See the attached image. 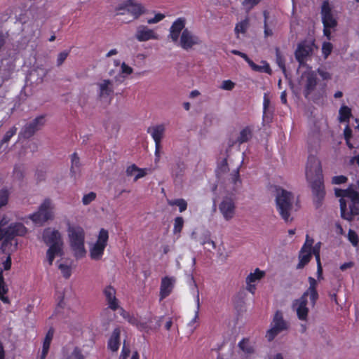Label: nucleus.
<instances>
[{
  "instance_id": "obj_1",
  "label": "nucleus",
  "mask_w": 359,
  "mask_h": 359,
  "mask_svg": "<svg viewBox=\"0 0 359 359\" xmlns=\"http://www.w3.org/2000/svg\"><path fill=\"white\" fill-rule=\"evenodd\" d=\"M306 177L311 184L314 202L318 207L321 205L325 191L320 161L316 156L312 154H310L308 157L306 166Z\"/></svg>"
},
{
  "instance_id": "obj_2",
  "label": "nucleus",
  "mask_w": 359,
  "mask_h": 359,
  "mask_svg": "<svg viewBox=\"0 0 359 359\" xmlns=\"http://www.w3.org/2000/svg\"><path fill=\"white\" fill-rule=\"evenodd\" d=\"M334 194L340 198L342 218L351 221L355 216L359 215V193L352 186L346 189L335 188Z\"/></svg>"
},
{
  "instance_id": "obj_3",
  "label": "nucleus",
  "mask_w": 359,
  "mask_h": 359,
  "mask_svg": "<svg viewBox=\"0 0 359 359\" xmlns=\"http://www.w3.org/2000/svg\"><path fill=\"white\" fill-rule=\"evenodd\" d=\"M42 241L48 247L46 258L50 266L56 256L64 255V241L60 232L53 227L45 229L42 233Z\"/></svg>"
},
{
  "instance_id": "obj_4",
  "label": "nucleus",
  "mask_w": 359,
  "mask_h": 359,
  "mask_svg": "<svg viewBox=\"0 0 359 359\" xmlns=\"http://www.w3.org/2000/svg\"><path fill=\"white\" fill-rule=\"evenodd\" d=\"M68 236L70 247L76 259L85 257L86 250L84 246L85 233L81 226H69Z\"/></svg>"
},
{
  "instance_id": "obj_5",
  "label": "nucleus",
  "mask_w": 359,
  "mask_h": 359,
  "mask_svg": "<svg viewBox=\"0 0 359 359\" xmlns=\"http://www.w3.org/2000/svg\"><path fill=\"white\" fill-rule=\"evenodd\" d=\"M293 201L294 196L292 192L281 188L277 189L276 208L285 222L291 221L290 215L293 208Z\"/></svg>"
},
{
  "instance_id": "obj_6",
  "label": "nucleus",
  "mask_w": 359,
  "mask_h": 359,
  "mask_svg": "<svg viewBox=\"0 0 359 359\" xmlns=\"http://www.w3.org/2000/svg\"><path fill=\"white\" fill-rule=\"evenodd\" d=\"M53 205L49 198H46L39 206L38 210L33 214L21 217L22 222L27 223L32 220L34 224H43L53 217Z\"/></svg>"
},
{
  "instance_id": "obj_7",
  "label": "nucleus",
  "mask_w": 359,
  "mask_h": 359,
  "mask_svg": "<svg viewBox=\"0 0 359 359\" xmlns=\"http://www.w3.org/2000/svg\"><path fill=\"white\" fill-rule=\"evenodd\" d=\"M27 233L25 226H0V241L1 249L6 251L12 245L15 236H24Z\"/></svg>"
},
{
  "instance_id": "obj_8",
  "label": "nucleus",
  "mask_w": 359,
  "mask_h": 359,
  "mask_svg": "<svg viewBox=\"0 0 359 359\" xmlns=\"http://www.w3.org/2000/svg\"><path fill=\"white\" fill-rule=\"evenodd\" d=\"M320 14L323 24V34L328 40H330L331 29L337 26V21L333 16L332 8L327 0L323 2Z\"/></svg>"
},
{
  "instance_id": "obj_9",
  "label": "nucleus",
  "mask_w": 359,
  "mask_h": 359,
  "mask_svg": "<svg viewBox=\"0 0 359 359\" xmlns=\"http://www.w3.org/2000/svg\"><path fill=\"white\" fill-rule=\"evenodd\" d=\"M109 233L104 229H101L97 238L95 243L89 246L90 257L93 260H100L104 254V250L107 245Z\"/></svg>"
},
{
  "instance_id": "obj_10",
  "label": "nucleus",
  "mask_w": 359,
  "mask_h": 359,
  "mask_svg": "<svg viewBox=\"0 0 359 359\" xmlns=\"http://www.w3.org/2000/svg\"><path fill=\"white\" fill-rule=\"evenodd\" d=\"M118 15H123L125 11L130 13L134 19H137L140 15L146 12L144 6L137 3L134 0H126L122 4H119L116 8Z\"/></svg>"
},
{
  "instance_id": "obj_11",
  "label": "nucleus",
  "mask_w": 359,
  "mask_h": 359,
  "mask_svg": "<svg viewBox=\"0 0 359 359\" xmlns=\"http://www.w3.org/2000/svg\"><path fill=\"white\" fill-rule=\"evenodd\" d=\"M287 328L288 324L284 320L283 313L280 311H277L273 316L271 327L266 332V337L271 341L280 332L287 330Z\"/></svg>"
},
{
  "instance_id": "obj_12",
  "label": "nucleus",
  "mask_w": 359,
  "mask_h": 359,
  "mask_svg": "<svg viewBox=\"0 0 359 359\" xmlns=\"http://www.w3.org/2000/svg\"><path fill=\"white\" fill-rule=\"evenodd\" d=\"M307 297L302 294L299 298L294 299L292 304V310L296 312L298 319L302 321H307L309 317Z\"/></svg>"
},
{
  "instance_id": "obj_13",
  "label": "nucleus",
  "mask_w": 359,
  "mask_h": 359,
  "mask_svg": "<svg viewBox=\"0 0 359 359\" xmlns=\"http://www.w3.org/2000/svg\"><path fill=\"white\" fill-rule=\"evenodd\" d=\"M44 124V116H39L35 118L32 122L27 123L22 129L20 135L25 139H28L34 135Z\"/></svg>"
},
{
  "instance_id": "obj_14",
  "label": "nucleus",
  "mask_w": 359,
  "mask_h": 359,
  "mask_svg": "<svg viewBox=\"0 0 359 359\" xmlns=\"http://www.w3.org/2000/svg\"><path fill=\"white\" fill-rule=\"evenodd\" d=\"M201 43V41L198 36L194 35L188 29L183 30L180 40V45L183 49L187 50L194 46Z\"/></svg>"
},
{
  "instance_id": "obj_15",
  "label": "nucleus",
  "mask_w": 359,
  "mask_h": 359,
  "mask_svg": "<svg viewBox=\"0 0 359 359\" xmlns=\"http://www.w3.org/2000/svg\"><path fill=\"white\" fill-rule=\"evenodd\" d=\"M147 133H149L155 142L156 151L157 154L159 151L161 140L165 133V126L163 124H159L153 127H149L147 129Z\"/></svg>"
},
{
  "instance_id": "obj_16",
  "label": "nucleus",
  "mask_w": 359,
  "mask_h": 359,
  "mask_svg": "<svg viewBox=\"0 0 359 359\" xmlns=\"http://www.w3.org/2000/svg\"><path fill=\"white\" fill-rule=\"evenodd\" d=\"M135 38L138 41H147L151 39H158V34L147 26L140 25L137 27Z\"/></svg>"
},
{
  "instance_id": "obj_17",
  "label": "nucleus",
  "mask_w": 359,
  "mask_h": 359,
  "mask_svg": "<svg viewBox=\"0 0 359 359\" xmlns=\"http://www.w3.org/2000/svg\"><path fill=\"white\" fill-rule=\"evenodd\" d=\"M185 27V19L183 18H179L173 22L170 28V37L174 43H176L179 40L180 33L183 32Z\"/></svg>"
},
{
  "instance_id": "obj_18",
  "label": "nucleus",
  "mask_w": 359,
  "mask_h": 359,
  "mask_svg": "<svg viewBox=\"0 0 359 359\" xmlns=\"http://www.w3.org/2000/svg\"><path fill=\"white\" fill-rule=\"evenodd\" d=\"M176 279L174 277L165 276L162 278L160 287V299L167 297L172 292Z\"/></svg>"
},
{
  "instance_id": "obj_19",
  "label": "nucleus",
  "mask_w": 359,
  "mask_h": 359,
  "mask_svg": "<svg viewBox=\"0 0 359 359\" xmlns=\"http://www.w3.org/2000/svg\"><path fill=\"white\" fill-rule=\"evenodd\" d=\"M264 276V272L262 271H260L259 269H256L254 273H250L247 277H246V284L247 287L246 289L249 292H250L252 294L255 293V291L256 290L255 285L253 284V283L256 282L257 280H260L262 278H263Z\"/></svg>"
},
{
  "instance_id": "obj_20",
  "label": "nucleus",
  "mask_w": 359,
  "mask_h": 359,
  "mask_svg": "<svg viewBox=\"0 0 359 359\" xmlns=\"http://www.w3.org/2000/svg\"><path fill=\"white\" fill-rule=\"evenodd\" d=\"M311 51L312 48L309 44L305 42L300 43L295 50V58L299 63H302Z\"/></svg>"
},
{
  "instance_id": "obj_21",
  "label": "nucleus",
  "mask_w": 359,
  "mask_h": 359,
  "mask_svg": "<svg viewBox=\"0 0 359 359\" xmlns=\"http://www.w3.org/2000/svg\"><path fill=\"white\" fill-rule=\"evenodd\" d=\"M219 210L225 219L232 218L235 210L233 201L230 198L224 199L219 205Z\"/></svg>"
},
{
  "instance_id": "obj_22",
  "label": "nucleus",
  "mask_w": 359,
  "mask_h": 359,
  "mask_svg": "<svg viewBox=\"0 0 359 359\" xmlns=\"http://www.w3.org/2000/svg\"><path fill=\"white\" fill-rule=\"evenodd\" d=\"M308 280L309 283V287L303 293V295L309 297L311 304H312L313 306H314L318 298V294L316 290L317 281L315 280V278L312 277H309Z\"/></svg>"
},
{
  "instance_id": "obj_23",
  "label": "nucleus",
  "mask_w": 359,
  "mask_h": 359,
  "mask_svg": "<svg viewBox=\"0 0 359 359\" xmlns=\"http://www.w3.org/2000/svg\"><path fill=\"white\" fill-rule=\"evenodd\" d=\"M104 294L105 295L106 299L108 302L109 307L113 311H116L118 307V302L116 298V291L115 289L111 286L107 287L104 290Z\"/></svg>"
},
{
  "instance_id": "obj_24",
  "label": "nucleus",
  "mask_w": 359,
  "mask_h": 359,
  "mask_svg": "<svg viewBox=\"0 0 359 359\" xmlns=\"http://www.w3.org/2000/svg\"><path fill=\"white\" fill-rule=\"evenodd\" d=\"M299 263L297 265V269H303L310 261L312 257L311 250L301 248L299 253Z\"/></svg>"
},
{
  "instance_id": "obj_25",
  "label": "nucleus",
  "mask_w": 359,
  "mask_h": 359,
  "mask_svg": "<svg viewBox=\"0 0 359 359\" xmlns=\"http://www.w3.org/2000/svg\"><path fill=\"white\" fill-rule=\"evenodd\" d=\"M120 333L121 331L119 328L114 329L109 339L108 346L112 351H116L118 349L120 344Z\"/></svg>"
},
{
  "instance_id": "obj_26",
  "label": "nucleus",
  "mask_w": 359,
  "mask_h": 359,
  "mask_svg": "<svg viewBox=\"0 0 359 359\" xmlns=\"http://www.w3.org/2000/svg\"><path fill=\"white\" fill-rule=\"evenodd\" d=\"M317 85V78L314 74H309L306 79V83L304 89V96H308L314 90Z\"/></svg>"
},
{
  "instance_id": "obj_27",
  "label": "nucleus",
  "mask_w": 359,
  "mask_h": 359,
  "mask_svg": "<svg viewBox=\"0 0 359 359\" xmlns=\"http://www.w3.org/2000/svg\"><path fill=\"white\" fill-rule=\"evenodd\" d=\"M100 88L99 96L100 97L109 96L113 93L112 83L109 79H104L102 83H98Z\"/></svg>"
},
{
  "instance_id": "obj_28",
  "label": "nucleus",
  "mask_w": 359,
  "mask_h": 359,
  "mask_svg": "<svg viewBox=\"0 0 359 359\" xmlns=\"http://www.w3.org/2000/svg\"><path fill=\"white\" fill-rule=\"evenodd\" d=\"M199 242L201 245H205V248L208 251H212L216 248L215 243L211 239L209 232L203 233L199 238Z\"/></svg>"
},
{
  "instance_id": "obj_29",
  "label": "nucleus",
  "mask_w": 359,
  "mask_h": 359,
  "mask_svg": "<svg viewBox=\"0 0 359 359\" xmlns=\"http://www.w3.org/2000/svg\"><path fill=\"white\" fill-rule=\"evenodd\" d=\"M344 135L346 145L350 149L358 148L359 142H358L356 139L353 140V143L351 142V139L352 137V130L348 125H346L344 130Z\"/></svg>"
},
{
  "instance_id": "obj_30",
  "label": "nucleus",
  "mask_w": 359,
  "mask_h": 359,
  "mask_svg": "<svg viewBox=\"0 0 359 359\" xmlns=\"http://www.w3.org/2000/svg\"><path fill=\"white\" fill-rule=\"evenodd\" d=\"M252 137V130L250 126H246L239 133L236 142L241 144L248 142Z\"/></svg>"
},
{
  "instance_id": "obj_31",
  "label": "nucleus",
  "mask_w": 359,
  "mask_h": 359,
  "mask_svg": "<svg viewBox=\"0 0 359 359\" xmlns=\"http://www.w3.org/2000/svg\"><path fill=\"white\" fill-rule=\"evenodd\" d=\"M53 334H54V330L53 329H50L46 335V337L43 341V349H42V353H41V359H44L48 354V352L49 348H50V342L53 337Z\"/></svg>"
},
{
  "instance_id": "obj_32",
  "label": "nucleus",
  "mask_w": 359,
  "mask_h": 359,
  "mask_svg": "<svg viewBox=\"0 0 359 359\" xmlns=\"http://www.w3.org/2000/svg\"><path fill=\"white\" fill-rule=\"evenodd\" d=\"M352 116L351 109L348 106L342 105L339 110V121L341 123H348Z\"/></svg>"
},
{
  "instance_id": "obj_33",
  "label": "nucleus",
  "mask_w": 359,
  "mask_h": 359,
  "mask_svg": "<svg viewBox=\"0 0 359 359\" xmlns=\"http://www.w3.org/2000/svg\"><path fill=\"white\" fill-rule=\"evenodd\" d=\"M249 26L250 20L248 17H246L244 20L236 23L234 31L235 33L237 34V37L238 38L239 34H245L247 32Z\"/></svg>"
},
{
  "instance_id": "obj_34",
  "label": "nucleus",
  "mask_w": 359,
  "mask_h": 359,
  "mask_svg": "<svg viewBox=\"0 0 359 359\" xmlns=\"http://www.w3.org/2000/svg\"><path fill=\"white\" fill-rule=\"evenodd\" d=\"M262 63L263 65H259L255 64V62L252 63V65L251 67L252 69L255 72H264L267 73L269 74H271L272 72V70L270 67V65L268 62L266 61H262Z\"/></svg>"
},
{
  "instance_id": "obj_35",
  "label": "nucleus",
  "mask_w": 359,
  "mask_h": 359,
  "mask_svg": "<svg viewBox=\"0 0 359 359\" xmlns=\"http://www.w3.org/2000/svg\"><path fill=\"white\" fill-rule=\"evenodd\" d=\"M168 203L170 206H177L181 212L185 211L187 208V203L183 198L170 200L168 201Z\"/></svg>"
},
{
  "instance_id": "obj_36",
  "label": "nucleus",
  "mask_w": 359,
  "mask_h": 359,
  "mask_svg": "<svg viewBox=\"0 0 359 359\" xmlns=\"http://www.w3.org/2000/svg\"><path fill=\"white\" fill-rule=\"evenodd\" d=\"M7 292L8 287L4 282L3 274H0V299L4 303L9 302L8 298L4 296Z\"/></svg>"
},
{
  "instance_id": "obj_37",
  "label": "nucleus",
  "mask_w": 359,
  "mask_h": 359,
  "mask_svg": "<svg viewBox=\"0 0 359 359\" xmlns=\"http://www.w3.org/2000/svg\"><path fill=\"white\" fill-rule=\"evenodd\" d=\"M186 169V165L182 161H179L176 163L174 168L172 169V175L175 177H179L183 175V173Z\"/></svg>"
},
{
  "instance_id": "obj_38",
  "label": "nucleus",
  "mask_w": 359,
  "mask_h": 359,
  "mask_svg": "<svg viewBox=\"0 0 359 359\" xmlns=\"http://www.w3.org/2000/svg\"><path fill=\"white\" fill-rule=\"evenodd\" d=\"M190 281H191V283L194 289V293H196V308H197V310L196 311V314H195V317H194V321H196V318H198V312H199V309H200V298H199V290L198 289V287H197V285L194 279V277L192 276H190Z\"/></svg>"
},
{
  "instance_id": "obj_39",
  "label": "nucleus",
  "mask_w": 359,
  "mask_h": 359,
  "mask_svg": "<svg viewBox=\"0 0 359 359\" xmlns=\"http://www.w3.org/2000/svg\"><path fill=\"white\" fill-rule=\"evenodd\" d=\"M71 172L75 175L80 168V159L76 152L73 153L71 156Z\"/></svg>"
},
{
  "instance_id": "obj_40",
  "label": "nucleus",
  "mask_w": 359,
  "mask_h": 359,
  "mask_svg": "<svg viewBox=\"0 0 359 359\" xmlns=\"http://www.w3.org/2000/svg\"><path fill=\"white\" fill-rule=\"evenodd\" d=\"M238 346L245 353L250 354L254 352V348L248 339H243L238 344Z\"/></svg>"
},
{
  "instance_id": "obj_41",
  "label": "nucleus",
  "mask_w": 359,
  "mask_h": 359,
  "mask_svg": "<svg viewBox=\"0 0 359 359\" xmlns=\"http://www.w3.org/2000/svg\"><path fill=\"white\" fill-rule=\"evenodd\" d=\"M9 192L6 189L0 190V208L6 205L8 203Z\"/></svg>"
},
{
  "instance_id": "obj_42",
  "label": "nucleus",
  "mask_w": 359,
  "mask_h": 359,
  "mask_svg": "<svg viewBox=\"0 0 359 359\" xmlns=\"http://www.w3.org/2000/svg\"><path fill=\"white\" fill-rule=\"evenodd\" d=\"M16 131H17V128L15 126L10 128L4 135L3 139L1 142V144H4L10 141L11 138L13 135H15Z\"/></svg>"
},
{
  "instance_id": "obj_43",
  "label": "nucleus",
  "mask_w": 359,
  "mask_h": 359,
  "mask_svg": "<svg viewBox=\"0 0 359 359\" xmlns=\"http://www.w3.org/2000/svg\"><path fill=\"white\" fill-rule=\"evenodd\" d=\"M333 46L330 42H324L322 46V53L323 55L325 58H327V57L332 53Z\"/></svg>"
},
{
  "instance_id": "obj_44",
  "label": "nucleus",
  "mask_w": 359,
  "mask_h": 359,
  "mask_svg": "<svg viewBox=\"0 0 359 359\" xmlns=\"http://www.w3.org/2000/svg\"><path fill=\"white\" fill-rule=\"evenodd\" d=\"M260 0H244L242 3L243 7L247 11H250L253 7L257 6Z\"/></svg>"
},
{
  "instance_id": "obj_45",
  "label": "nucleus",
  "mask_w": 359,
  "mask_h": 359,
  "mask_svg": "<svg viewBox=\"0 0 359 359\" xmlns=\"http://www.w3.org/2000/svg\"><path fill=\"white\" fill-rule=\"evenodd\" d=\"M96 198V194L95 192H90L85 194L82 198V202L84 205H88L93 201Z\"/></svg>"
},
{
  "instance_id": "obj_46",
  "label": "nucleus",
  "mask_w": 359,
  "mask_h": 359,
  "mask_svg": "<svg viewBox=\"0 0 359 359\" xmlns=\"http://www.w3.org/2000/svg\"><path fill=\"white\" fill-rule=\"evenodd\" d=\"M58 268L61 271V273H62L63 276L65 278H69V276H71V269L69 266L64 264H60L58 266Z\"/></svg>"
},
{
  "instance_id": "obj_47",
  "label": "nucleus",
  "mask_w": 359,
  "mask_h": 359,
  "mask_svg": "<svg viewBox=\"0 0 359 359\" xmlns=\"http://www.w3.org/2000/svg\"><path fill=\"white\" fill-rule=\"evenodd\" d=\"M348 238L353 245L356 246L358 245V237L354 231L349 229L348 233Z\"/></svg>"
},
{
  "instance_id": "obj_48",
  "label": "nucleus",
  "mask_w": 359,
  "mask_h": 359,
  "mask_svg": "<svg viewBox=\"0 0 359 359\" xmlns=\"http://www.w3.org/2000/svg\"><path fill=\"white\" fill-rule=\"evenodd\" d=\"M69 54V51H68V50H65V51L60 53L58 54L57 58V66L62 65V64L67 59Z\"/></svg>"
},
{
  "instance_id": "obj_49",
  "label": "nucleus",
  "mask_w": 359,
  "mask_h": 359,
  "mask_svg": "<svg viewBox=\"0 0 359 359\" xmlns=\"http://www.w3.org/2000/svg\"><path fill=\"white\" fill-rule=\"evenodd\" d=\"M68 359H85L83 355L81 353L80 349L76 347Z\"/></svg>"
},
{
  "instance_id": "obj_50",
  "label": "nucleus",
  "mask_w": 359,
  "mask_h": 359,
  "mask_svg": "<svg viewBox=\"0 0 359 359\" xmlns=\"http://www.w3.org/2000/svg\"><path fill=\"white\" fill-rule=\"evenodd\" d=\"M348 178L344 175H338L332 177V183L334 184H341L346 183Z\"/></svg>"
},
{
  "instance_id": "obj_51",
  "label": "nucleus",
  "mask_w": 359,
  "mask_h": 359,
  "mask_svg": "<svg viewBox=\"0 0 359 359\" xmlns=\"http://www.w3.org/2000/svg\"><path fill=\"white\" fill-rule=\"evenodd\" d=\"M276 61H277L278 65L283 69H285V60L283 58L278 48H276Z\"/></svg>"
},
{
  "instance_id": "obj_52",
  "label": "nucleus",
  "mask_w": 359,
  "mask_h": 359,
  "mask_svg": "<svg viewBox=\"0 0 359 359\" xmlns=\"http://www.w3.org/2000/svg\"><path fill=\"white\" fill-rule=\"evenodd\" d=\"M165 18V15L162 13H157L154 18H150L147 20L149 24H155L161 21Z\"/></svg>"
},
{
  "instance_id": "obj_53",
  "label": "nucleus",
  "mask_w": 359,
  "mask_h": 359,
  "mask_svg": "<svg viewBox=\"0 0 359 359\" xmlns=\"http://www.w3.org/2000/svg\"><path fill=\"white\" fill-rule=\"evenodd\" d=\"M137 170L138 167L135 164H133L126 168V173L127 176L130 177L133 176L135 172H137Z\"/></svg>"
},
{
  "instance_id": "obj_54",
  "label": "nucleus",
  "mask_w": 359,
  "mask_h": 359,
  "mask_svg": "<svg viewBox=\"0 0 359 359\" xmlns=\"http://www.w3.org/2000/svg\"><path fill=\"white\" fill-rule=\"evenodd\" d=\"M235 83L231 80L224 81L222 85V88L226 90H231L234 88Z\"/></svg>"
},
{
  "instance_id": "obj_55",
  "label": "nucleus",
  "mask_w": 359,
  "mask_h": 359,
  "mask_svg": "<svg viewBox=\"0 0 359 359\" xmlns=\"http://www.w3.org/2000/svg\"><path fill=\"white\" fill-rule=\"evenodd\" d=\"M147 169L146 168H138V170L137 171V174L134 177V181L136 182L139 179L144 177L147 174Z\"/></svg>"
},
{
  "instance_id": "obj_56",
  "label": "nucleus",
  "mask_w": 359,
  "mask_h": 359,
  "mask_svg": "<svg viewBox=\"0 0 359 359\" xmlns=\"http://www.w3.org/2000/svg\"><path fill=\"white\" fill-rule=\"evenodd\" d=\"M269 104H270V100L267 97V96L265 95L264 97V102H263V109H264L263 118H264V119L266 117V111L269 107Z\"/></svg>"
},
{
  "instance_id": "obj_57",
  "label": "nucleus",
  "mask_w": 359,
  "mask_h": 359,
  "mask_svg": "<svg viewBox=\"0 0 359 359\" xmlns=\"http://www.w3.org/2000/svg\"><path fill=\"white\" fill-rule=\"evenodd\" d=\"M313 242V239L310 238L308 235H306V241L304 245L302 246V248L311 250Z\"/></svg>"
},
{
  "instance_id": "obj_58",
  "label": "nucleus",
  "mask_w": 359,
  "mask_h": 359,
  "mask_svg": "<svg viewBox=\"0 0 359 359\" xmlns=\"http://www.w3.org/2000/svg\"><path fill=\"white\" fill-rule=\"evenodd\" d=\"M121 72L122 74H125L127 75L131 74L133 73V68L130 66L127 65L125 62H123L121 65Z\"/></svg>"
},
{
  "instance_id": "obj_59",
  "label": "nucleus",
  "mask_w": 359,
  "mask_h": 359,
  "mask_svg": "<svg viewBox=\"0 0 359 359\" xmlns=\"http://www.w3.org/2000/svg\"><path fill=\"white\" fill-rule=\"evenodd\" d=\"M130 352V348L128 347H126V344L124 343L121 353L119 356V359H126L127 357L129 355Z\"/></svg>"
},
{
  "instance_id": "obj_60",
  "label": "nucleus",
  "mask_w": 359,
  "mask_h": 359,
  "mask_svg": "<svg viewBox=\"0 0 359 359\" xmlns=\"http://www.w3.org/2000/svg\"><path fill=\"white\" fill-rule=\"evenodd\" d=\"M264 37L266 38L273 35V32L271 29L269 28L268 24L266 22V20H264Z\"/></svg>"
},
{
  "instance_id": "obj_61",
  "label": "nucleus",
  "mask_w": 359,
  "mask_h": 359,
  "mask_svg": "<svg viewBox=\"0 0 359 359\" xmlns=\"http://www.w3.org/2000/svg\"><path fill=\"white\" fill-rule=\"evenodd\" d=\"M13 175L18 179H22L23 177L22 172L19 166H15L13 170Z\"/></svg>"
},
{
  "instance_id": "obj_62",
  "label": "nucleus",
  "mask_w": 359,
  "mask_h": 359,
  "mask_svg": "<svg viewBox=\"0 0 359 359\" xmlns=\"http://www.w3.org/2000/svg\"><path fill=\"white\" fill-rule=\"evenodd\" d=\"M318 72L319 74V75L323 78V79L324 80H327V79H331V75L329 72H325L324 70H320V69H318Z\"/></svg>"
},
{
  "instance_id": "obj_63",
  "label": "nucleus",
  "mask_w": 359,
  "mask_h": 359,
  "mask_svg": "<svg viewBox=\"0 0 359 359\" xmlns=\"http://www.w3.org/2000/svg\"><path fill=\"white\" fill-rule=\"evenodd\" d=\"M320 247H321V243L320 242H318L314 246H312V248H311V253H312V255L313 254L320 253Z\"/></svg>"
},
{
  "instance_id": "obj_64",
  "label": "nucleus",
  "mask_w": 359,
  "mask_h": 359,
  "mask_svg": "<svg viewBox=\"0 0 359 359\" xmlns=\"http://www.w3.org/2000/svg\"><path fill=\"white\" fill-rule=\"evenodd\" d=\"M353 266V262H346V263H344L341 265L340 269L341 271H345L346 269H347L348 268H351Z\"/></svg>"
}]
</instances>
